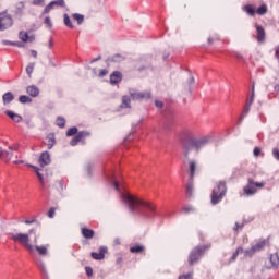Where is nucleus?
<instances>
[{
	"mask_svg": "<svg viewBox=\"0 0 279 279\" xmlns=\"http://www.w3.org/2000/svg\"><path fill=\"white\" fill-rule=\"evenodd\" d=\"M210 143V138L208 136H204L201 138H196L193 136H187L183 140V156L189 159V155L193 149H195L196 153H199V149L203 147H206Z\"/></svg>",
	"mask_w": 279,
	"mask_h": 279,
	"instance_id": "nucleus-1",
	"label": "nucleus"
},
{
	"mask_svg": "<svg viewBox=\"0 0 279 279\" xmlns=\"http://www.w3.org/2000/svg\"><path fill=\"white\" fill-rule=\"evenodd\" d=\"M156 217V206L149 202L141 199V219L143 223H149Z\"/></svg>",
	"mask_w": 279,
	"mask_h": 279,
	"instance_id": "nucleus-2",
	"label": "nucleus"
},
{
	"mask_svg": "<svg viewBox=\"0 0 279 279\" xmlns=\"http://www.w3.org/2000/svg\"><path fill=\"white\" fill-rule=\"evenodd\" d=\"M228 187L226 186V181L218 182L211 192V205L217 206V204H219V202L226 197Z\"/></svg>",
	"mask_w": 279,
	"mask_h": 279,
	"instance_id": "nucleus-3",
	"label": "nucleus"
},
{
	"mask_svg": "<svg viewBox=\"0 0 279 279\" xmlns=\"http://www.w3.org/2000/svg\"><path fill=\"white\" fill-rule=\"evenodd\" d=\"M206 250H210V245H198L194 247L189 255V265L199 263L202 256L206 254Z\"/></svg>",
	"mask_w": 279,
	"mask_h": 279,
	"instance_id": "nucleus-4",
	"label": "nucleus"
},
{
	"mask_svg": "<svg viewBox=\"0 0 279 279\" xmlns=\"http://www.w3.org/2000/svg\"><path fill=\"white\" fill-rule=\"evenodd\" d=\"M269 245V240H260L256 244L252 245L250 248L244 251V258H253L254 254H258V252H263L265 247Z\"/></svg>",
	"mask_w": 279,
	"mask_h": 279,
	"instance_id": "nucleus-5",
	"label": "nucleus"
},
{
	"mask_svg": "<svg viewBox=\"0 0 279 279\" xmlns=\"http://www.w3.org/2000/svg\"><path fill=\"white\" fill-rule=\"evenodd\" d=\"M13 241L21 243L28 252H34V245L29 244V234L27 233H10Z\"/></svg>",
	"mask_w": 279,
	"mask_h": 279,
	"instance_id": "nucleus-6",
	"label": "nucleus"
},
{
	"mask_svg": "<svg viewBox=\"0 0 279 279\" xmlns=\"http://www.w3.org/2000/svg\"><path fill=\"white\" fill-rule=\"evenodd\" d=\"M122 199L124 204L128 205L131 213H136V210L141 208V202L138 201V198H136L132 194H129V193L122 194Z\"/></svg>",
	"mask_w": 279,
	"mask_h": 279,
	"instance_id": "nucleus-7",
	"label": "nucleus"
},
{
	"mask_svg": "<svg viewBox=\"0 0 279 279\" xmlns=\"http://www.w3.org/2000/svg\"><path fill=\"white\" fill-rule=\"evenodd\" d=\"M12 25H14L12 15H8L7 11L0 13V32H5V29H9Z\"/></svg>",
	"mask_w": 279,
	"mask_h": 279,
	"instance_id": "nucleus-8",
	"label": "nucleus"
},
{
	"mask_svg": "<svg viewBox=\"0 0 279 279\" xmlns=\"http://www.w3.org/2000/svg\"><path fill=\"white\" fill-rule=\"evenodd\" d=\"M256 186L257 189H263L265 186V183H258L255 182L254 179H248V183L246 186H244V193L245 195H255L256 194Z\"/></svg>",
	"mask_w": 279,
	"mask_h": 279,
	"instance_id": "nucleus-9",
	"label": "nucleus"
},
{
	"mask_svg": "<svg viewBox=\"0 0 279 279\" xmlns=\"http://www.w3.org/2000/svg\"><path fill=\"white\" fill-rule=\"evenodd\" d=\"M88 136H90V132L81 131L76 134V136L74 138L71 140L70 145H72V147H75V145H77V143H84V141H86V138H88Z\"/></svg>",
	"mask_w": 279,
	"mask_h": 279,
	"instance_id": "nucleus-10",
	"label": "nucleus"
},
{
	"mask_svg": "<svg viewBox=\"0 0 279 279\" xmlns=\"http://www.w3.org/2000/svg\"><path fill=\"white\" fill-rule=\"evenodd\" d=\"M38 163L40 167H47V165H51V154L49 151H44L40 154Z\"/></svg>",
	"mask_w": 279,
	"mask_h": 279,
	"instance_id": "nucleus-11",
	"label": "nucleus"
},
{
	"mask_svg": "<svg viewBox=\"0 0 279 279\" xmlns=\"http://www.w3.org/2000/svg\"><path fill=\"white\" fill-rule=\"evenodd\" d=\"M106 254H108V247L100 246L99 253L92 252V258L94 260H104V258H106Z\"/></svg>",
	"mask_w": 279,
	"mask_h": 279,
	"instance_id": "nucleus-12",
	"label": "nucleus"
},
{
	"mask_svg": "<svg viewBox=\"0 0 279 279\" xmlns=\"http://www.w3.org/2000/svg\"><path fill=\"white\" fill-rule=\"evenodd\" d=\"M122 80H123V74L121 72H119V71H114L110 75V84L112 86L119 84Z\"/></svg>",
	"mask_w": 279,
	"mask_h": 279,
	"instance_id": "nucleus-13",
	"label": "nucleus"
},
{
	"mask_svg": "<svg viewBox=\"0 0 279 279\" xmlns=\"http://www.w3.org/2000/svg\"><path fill=\"white\" fill-rule=\"evenodd\" d=\"M270 267L269 269H278L279 267V254L278 252L269 255Z\"/></svg>",
	"mask_w": 279,
	"mask_h": 279,
	"instance_id": "nucleus-14",
	"label": "nucleus"
},
{
	"mask_svg": "<svg viewBox=\"0 0 279 279\" xmlns=\"http://www.w3.org/2000/svg\"><path fill=\"white\" fill-rule=\"evenodd\" d=\"M19 38L22 40V43H34L36 40V37L34 35H28L27 32L21 31L19 33Z\"/></svg>",
	"mask_w": 279,
	"mask_h": 279,
	"instance_id": "nucleus-15",
	"label": "nucleus"
},
{
	"mask_svg": "<svg viewBox=\"0 0 279 279\" xmlns=\"http://www.w3.org/2000/svg\"><path fill=\"white\" fill-rule=\"evenodd\" d=\"M35 250L39 256H49V244L35 245Z\"/></svg>",
	"mask_w": 279,
	"mask_h": 279,
	"instance_id": "nucleus-16",
	"label": "nucleus"
},
{
	"mask_svg": "<svg viewBox=\"0 0 279 279\" xmlns=\"http://www.w3.org/2000/svg\"><path fill=\"white\" fill-rule=\"evenodd\" d=\"M26 93L29 97H38L40 95V88L36 85H29L26 87Z\"/></svg>",
	"mask_w": 279,
	"mask_h": 279,
	"instance_id": "nucleus-17",
	"label": "nucleus"
},
{
	"mask_svg": "<svg viewBox=\"0 0 279 279\" xmlns=\"http://www.w3.org/2000/svg\"><path fill=\"white\" fill-rule=\"evenodd\" d=\"M14 153H12V147H9V151H4L3 148H0V158H4L5 162H10Z\"/></svg>",
	"mask_w": 279,
	"mask_h": 279,
	"instance_id": "nucleus-18",
	"label": "nucleus"
},
{
	"mask_svg": "<svg viewBox=\"0 0 279 279\" xmlns=\"http://www.w3.org/2000/svg\"><path fill=\"white\" fill-rule=\"evenodd\" d=\"M4 114H7L9 119H12V121H14L15 123H21L23 121V117L19 116V113H15L13 111L7 110Z\"/></svg>",
	"mask_w": 279,
	"mask_h": 279,
	"instance_id": "nucleus-19",
	"label": "nucleus"
},
{
	"mask_svg": "<svg viewBox=\"0 0 279 279\" xmlns=\"http://www.w3.org/2000/svg\"><path fill=\"white\" fill-rule=\"evenodd\" d=\"M256 32H257V43H265V28L260 25H256Z\"/></svg>",
	"mask_w": 279,
	"mask_h": 279,
	"instance_id": "nucleus-20",
	"label": "nucleus"
},
{
	"mask_svg": "<svg viewBox=\"0 0 279 279\" xmlns=\"http://www.w3.org/2000/svg\"><path fill=\"white\" fill-rule=\"evenodd\" d=\"M38 269L41 271V276L44 279H49V272H47V267H45V263L43 260H38L36 263Z\"/></svg>",
	"mask_w": 279,
	"mask_h": 279,
	"instance_id": "nucleus-21",
	"label": "nucleus"
},
{
	"mask_svg": "<svg viewBox=\"0 0 279 279\" xmlns=\"http://www.w3.org/2000/svg\"><path fill=\"white\" fill-rule=\"evenodd\" d=\"M81 234L84 236V239H94L95 231L93 229L84 227L81 229Z\"/></svg>",
	"mask_w": 279,
	"mask_h": 279,
	"instance_id": "nucleus-22",
	"label": "nucleus"
},
{
	"mask_svg": "<svg viewBox=\"0 0 279 279\" xmlns=\"http://www.w3.org/2000/svg\"><path fill=\"white\" fill-rule=\"evenodd\" d=\"M3 106H8V104H12L14 101V94L12 92H7L2 96Z\"/></svg>",
	"mask_w": 279,
	"mask_h": 279,
	"instance_id": "nucleus-23",
	"label": "nucleus"
},
{
	"mask_svg": "<svg viewBox=\"0 0 279 279\" xmlns=\"http://www.w3.org/2000/svg\"><path fill=\"white\" fill-rule=\"evenodd\" d=\"M239 254H245V250H243V246H239L235 252L232 254L231 258L229 259V263H234L236 258H239Z\"/></svg>",
	"mask_w": 279,
	"mask_h": 279,
	"instance_id": "nucleus-24",
	"label": "nucleus"
},
{
	"mask_svg": "<svg viewBox=\"0 0 279 279\" xmlns=\"http://www.w3.org/2000/svg\"><path fill=\"white\" fill-rule=\"evenodd\" d=\"M28 167H32L35 171V173L37 174V178L41 184V186H45V179L43 178L41 173H40V169H38V167H35L33 165H28Z\"/></svg>",
	"mask_w": 279,
	"mask_h": 279,
	"instance_id": "nucleus-25",
	"label": "nucleus"
},
{
	"mask_svg": "<svg viewBox=\"0 0 279 279\" xmlns=\"http://www.w3.org/2000/svg\"><path fill=\"white\" fill-rule=\"evenodd\" d=\"M197 169V163L195 161H190V180H193L195 178V171Z\"/></svg>",
	"mask_w": 279,
	"mask_h": 279,
	"instance_id": "nucleus-26",
	"label": "nucleus"
},
{
	"mask_svg": "<svg viewBox=\"0 0 279 279\" xmlns=\"http://www.w3.org/2000/svg\"><path fill=\"white\" fill-rule=\"evenodd\" d=\"M243 11L246 12V14H248V16H254V14H256V9H254V7L251 4L244 5Z\"/></svg>",
	"mask_w": 279,
	"mask_h": 279,
	"instance_id": "nucleus-27",
	"label": "nucleus"
},
{
	"mask_svg": "<svg viewBox=\"0 0 279 279\" xmlns=\"http://www.w3.org/2000/svg\"><path fill=\"white\" fill-rule=\"evenodd\" d=\"M63 23H64V26L69 27L70 29H73L75 27L71 22V17L66 13L63 15Z\"/></svg>",
	"mask_w": 279,
	"mask_h": 279,
	"instance_id": "nucleus-28",
	"label": "nucleus"
},
{
	"mask_svg": "<svg viewBox=\"0 0 279 279\" xmlns=\"http://www.w3.org/2000/svg\"><path fill=\"white\" fill-rule=\"evenodd\" d=\"M45 145L47 147V149H53V147L56 146V137H48L47 141L45 142Z\"/></svg>",
	"mask_w": 279,
	"mask_h": 279,
	"instance_id": "nucleus-29",
	"label": "nucleus"
},
{
	"mask_svg": "<svg viewBox=\"0 0 279 279\" xmlns=\"http://www.w3.org/2000/svg\"><path fill=\"white\" fill-rule=\"evenodd\" d=\"M186 195L187 197H193V180L191 179L187 181Z\"/></svg>",
	"mask_w": 279,
	"mask_h": 279,
	"instance_id": "nucleus-30",
	"label": "nucleus"
},
{
	"mask_svg": "<svg viewBox=\"0 0 279 279\" xmlns=\"http://www.w3.org/2000/svg\"><path fill=\"white\" fill-rule=\"evenodd\" d=\"M131 99L129 96L122 97V104L120 105V108H130Z\"/></svg>",
	"mask_w": 279,
	"mask_h": 279,
	"instance_id": "nucleus-31",
	"label": "nucleus"
},
{
	"mask_svg": "<svg viewBox=\"0 0 279 279\" xmlns=\"http://www.w3.org/2000/svg\"><path fill=\"white\" fill-rule=\"evenodd\" d=\"M73 20L77 22V25H82L84 23V15L80 13H75L72 15Z\"/></svg>",
	"mask_w": 279,
	"mask_h": 279,
	"instance_id": "nucleus-32",
	"label": "nucleus"
},
{
	"mask_svg": "<svg viewBox=\"0 0 279 279\" xmlns=\"http://www.w3.org/2000/svg\"><path fill=\"white\" fill-rule=\"evenodd\" d=\"M256 13L259 16H265V14L267 13V7L266 4H262L259 8H257Z\"/></svg>",
	"mask_w": 279,
	"mask_h": 279,
	"instance_id": "nucleus-33",
	"label": "nucleus"
},
{
	"mask_svg": "<svg viewBox=\"0 0 279 279\" xmlns=\"http://www.w3.org/2000/svg\"><path fill=\"white\" fill-rule=\"evenodd\" d=\"M52 8H56V5H59V8H64L66 5V2L64 0H54L50 2Z\"/></svg>",
	"mask_w": 279,
	"mask_h": 279,
	"instance_id": "nucleus-34",
	"label": "nucleus"
},
{
	"mask_svg": "<svg viewBox=\"0 0 279 279\" xmlns=\"http://www.w3.org/2000/svg\"><path fill=\"white\" fill-rule=\"evenodd\" d=\"M20 104H32L29 96L22 95L19 97Z\"/></svg>",
	"mask_w": 279,
	"mask_h": 279,
	"instance_id": "nucleus-35",
	"label": "nucleus"
},
{
	"mask_svg": "<svg viewBox=\"0 0 279 279\" xmlns=\"http://www.w3.org/2000/svg\"><path fill=\"white\" fill-rule=\"evenodd\" d=\"M56 123L58 128H64V125H66V120L62 117H58Z\"/></svg>",
	"mask_w": 279,
	"mask_h": 279,
	"instance_id": "nucleus-36",
	"label": "nucleus"
},
{
	"mask_svg": "<svg viewBox=\"0 0 279 279\" xmlns=\"http://www.w3.org/2000/svg\"><path fill=\"white\" fill-rule=\"evenodd\" d=\"M36 66V63H29L26 66V73L28 75V77H32V73H34V68Z\"/></svg>",
	"mask_w": 279,
	"mask_h": 279,
	"instance_id": "nucleus-37",
	"label": "nucleus"
},
{
	"mask_svg": "<svg viewBox=\"0 0 279 279\" xmlns=\"http://www.w3.org/2000/svg\"><path fill=\"white\" fill-rule=\"evenodd\" d=\"M245 223H247V221L245 220H243L241 225L239 222H235V226L233 227L234 232H239V230H243V228L245 227Z\"/></svg>",
	"mask_w": 279,
	"mask_h": 279,
	"instance_id": "nucleus-38",
	"label": "nucleus"
},
{
	"mask_svg": "<svg viewBox=\"0 0 279 279\" xmlns=\"http://www.w3.org/2000/svg\"><path fill=\"white\" fill-rule=\"evenodd\" d=\"M193 84H195V77L190 76V80L187 81V93H189V94L192 93L191 87L193 86Z\"/></svg>",
	"mask_w": 279,
	"mask_h": 279,
	"instance_id": "nucleus-39",
	"label": "nucleus"
},
{
	"mask_svg": "<svg viewBox=\"0 0 279 279\" xmlns=\"http://www.w3.org/2000/svg\"><path fill=\"white\" fill-rule=\"evenodd\" d=\"M75 134H77V128L76 126L70 128L66 131V136H75Z\"/></svg>",
	"mask_w": 279,
	"mask_h": 279,
	"instance_id": "nucleus-40",
	"label": "nucleus"
},
{
	"mask_svg": "<svg viewBox=\"0 0 279 279\" xmlns=\"http://www.w3.org/2000/svg\"><path fill=\"white\" fill-rule=\"evenodd\" d=\"M250 108L251 107L246 106L243 110L242 116L240 117V123L245 119V117H247V114H250Z\"/></svg>",
	"mask_w": 279,
	"mask_h": 279,
	"instance_id": "nucleus-41",
	"label": "nucleus"
},
{
	"mask_svg": "<svg viewBox=\"0 0 279 279\" xmlns=\"http://www.w3.org/2000/svg\"><path fill=\"white\" fill-rule=\"evenodd\" d=\"M53 5L51 4V2L45 7L43 14H49V12H51L53 10Z\"/></svg>",
	"mask_w": 279,
	"mask_h": 279,
	"instance_id": "nucleus-42",
	"label": "nucleus"
},
{
	"mask_svg": "<svg viewBox=\"0 0 279 279\" xmlns=\"http://www.w3.org/2000/svg\"><path fill=\"white\" fill-rule=\"evenodd\" d=\"M130 252H131L132 254H140V252H141V245H136V246L131 247V248H130Z\"/></svg>",
	"mask_w": 279,
	"mask_h": 279,
	"instance_id": "nucleus-43",
	"label": "nucleus"
},
{
	"mask_svg": "<svg viewBox=\"0 0 279 279\" xmlns=\"http://www.w3.org/2000/svg\"><path fill=\"white\" fill-rule=\"evenodd\" d=\"M44 23L46 27H53V23H51V17L49 16L45 17Z\"/></svg>",
	"mask_w": 279,
	"mask_h": 279,
	"instance_id": "nucleus-44",
	"label": "nucleus"
},
{
	"mask_svg": "<svg viewBox=\"0 0 279 279\" xmlns=\"http://www.w3.org/2000/svg\"><path fill=\"white\" fill-rule=\"evenodd\" d=\"M256 96H254V93L251 94L250 99L246 100V106H248V108H252V104H254V99Z\"/></svg>",
	"mask_w": 279,
	"mask_h": 279,
	"instance_id": "nucleus-45",
	"label": "nucleus"
},
{
	"mask_svg": "<svg viewBox=\"0 0 279 279\" xmlns=\"http://www.w3.org/2000/svg\"><path fill=\"white\" fill-rule=\"evenodd\" d=\"M49 219H53L56 217V208L51 207L48 211Z\"/></svg>",
	"mask_w": 279,
	"mask_h": 279,
	"instance_id": "nucleus-46",
	"label": "nucleus"
},
{
	"mask_svg": "<svg viewBox=\"0 0 279 279\" xmlns=\"http://www.w3.org/2000/svg\"><path fill=\"white\" fill-rule=\"evenodd\" d=\"M149 97H151L150 92H144L141 94V99H149Z\"/></svg>",
	"mask_w": 279,
	"mask_h": 279,
	"instance_id": "nucleus-47",
	"label": "nucleus"
},
{
	"mask_svg": "<svg viewBox=\"0 0 279 279\" xmlns=\"http://www.w3.org/2000/svg\"><path fill=\"white\" fill-rule=\"evenodd\" d=\"M179 279H193V272H187L186 275H181Z\"/></svg>",
	"mask_w": 279,
	"mask_h": 279,
	"instance_id": "nucleus-48",
	"label": "nucleus"
},
{
	"mask_svg": "<svg viewBox=\"0 0 279 279\" xmlns=\"http://www.w3.org/2000/svg\"><path fill=\"white\" fill-rule=\"evenodd\" d=\"M106 75H108V70L107 69H102L98 73V77H106Z\"/></svg>",
	"mask_w": 279,
	"mask_h": 279,
	"instance_id": "nucleus-49",
	"label": "nucleus"
},
{
	"mask_svg": "<svg viewBox=\"0 0 279 279\" xmlns=\"http://www.w3.org/2000/svg\"><path fill=\"white\" fill-rule=\"evenodd\" d=\"M272 156L275 159L279 161V148H274L272 149Z\"/></svg>",
	"mask_w": 279,
	"mask_h": 279,
	"instance_id": "nucleus-50",
	"label": "nucleus"
},
{
	"mask_svg": "<svg viewBox=\"0 0 279 279\" xmlns=\"http://www.w3.org/2000/svg\"><path fill=\"white\" fill-rule=\"evenodd\" d=\"M33 5L44 7L45 5V0H33Z\"/></svg>",
	"mask_w": 279,
	"mask_h": 279,
	"instance_id": "nucleus-51",
	"label": "nucleus"
},
{
	"mask_svg": "<svg viewBox=\"0 0 279 279\" xmlns=\"http://www.w3.org/2000/svg\"><path fill=\"white\" fill-rule=\"evenodd\" d=\"M260 147H255L254 150H253V154L256 158H258V156H260Z\"/></svg>",
	"mask_w": 279,
	"mask_h": 279,
	"instance_id": "nucleus-52",
	"label": "nucleus"
},
{
	"mask_svg": "<svg viewBox=\"0 0 279 279\" xmlns=\"http://www.w3.org/2000/svg\"><path fill=\"white\" fill-rule=\"evenodd\" d=\"M85 271H86L88 277L93 276V268L90 266H86Z\"/></svg>",
	"mask_w": 279,
	"mask_h": 279,
	"instance_id": "nucleus-53",
	"label": "nucleus"
},
{
	"mask_svg": "<svg viewBox=\"0 0 279 279\" xmlns=\"http://www.w3.org/2000/svg\"><path fill=\"white\" fill-rule=\"evenodd\" d=\"M13 47H25V45L21 41H13V44H11Z\"/></svg>",
	"mask_w": 279,
	"mask_h": 279,
	"instance_id": "nucleus-54",
	"label": "nucleus"
},
{
	"mask_svg": "<svg viewBox=\"0 0 279 279\" xmlns=\"http://www.w3.org/2000/svg\"><path fill=\"white\" fill-rule=\"evenodd\" d=\"M251 95L256 96V83L255 82H253V84H252Z\"/></svg>",
	"mask_w": 279,
	"mask_h": 279,
	"instance_id": "nucleus-55",
	"label": "nucleus"
},
{
	"mask_svg": "<svg viewBox=\"0 0 279 279\" xmlns=\"http://www.w3.org/2000/svg\"><path fill=\"white\" fill-rule=\"evenodd\" d=\"M155 106H156V108H162V106H165V104L162 102V101H160V100H156L155 101Z\"/></svg>",
	"mask_w": 279,
	"mask_h": 279,
	"instance_id": "nucleus-56",
	"label": "nucleus"
},
{
	"mask_svg": "<svg viewBox=\"0 0 279 279\" xmlns=\"http://www.w3.org/2000/svg\"><path fill=\"white\" fill-rule=\"evenodd\" d=\"M130 95H131L132 99H140V97H141V94H134L132 92H130Z\"/></svg>",
	"mask_w": 279,
	"mask_h": 279,
	"instance_id": "nucleus-57",
	"label": "nucleus"
},
{
	"mask_svg": "<svg viewBox=\"0 0 279 279\" xmlns=\"http://www.w3.org/2000/svg\"><path fill=\"white\" fill-rule=\"evenodd\" d=\"M234 58H236V60H243V54L240 52H234Z\"/></svg>",
	"mask_w": 279,
	"mask_h": 279,
	"instance_id": "nucleus-58",
	"label": "nucleus"
},
{
	"mask_svg": "<svg viewBox=\"0 0 279 279\" xmlns=\"http://www.w3.org/2000/svg\"><path fill=\"white\" fill-rule=\"evenodd\" d=\"M24 223H25L26 226H32V223H36V219L25 220Z\"/></svg>",
	"mask_w": 279,
	"mask_h": 279,
	"instance_id": "nucleus-59",
	"label": "nucleus"
},
{
	"mask_svg": "<svg viewBox=\"0 0 279 279\" xmlns=\"http://www.w3.org/2000/svg\"><path fill=\"white\" fill-rule=\"evenodd\" d=\"M193 210H194V209H193V207H191V206L184 208V213H185L186 215H189V213H193Z\"/></svg>",
	"mask_w": 279,
	"mask_h": 279,
	"instance_id": "nucleus-60",
	"label": "nucleus"
},
{
	"mask_svg": "<svg viewBox=\"0 0 279 279\" xmlns=\"http://www.w3.org/2000/svg\"><path fill=\"white\" fill-rule=\"evenodd\" d=\"M163 128L165 130H169L171 128V121L165 122Z\"/></svg>",
	"mask_w": 279,
	"mask_h": 279,
	"instance_id": "nucleus-61",
	"label": "nucleus"
},
{
	"mask_svg": "<svg viewBox=\"0 0 279 279\" xmlns=\"http://www.w3.org/2000/svg\"><path fill=\"white\" fill-rule=\"evenodd\" d=\"M275 56L279 60V45L275 48Z\"/></svg>",
	"mask_w": 279,
	"mask_h": 279,
	"instance_id": "nucleus-62",
	"label": "nucleus"
},
{
	"mask_svg": "<svg viewBox=\"0 0 279 279\" xmlns=\"http://www.w3.org/2000/svg\"><path fill=\"white\" fill-rule=\"evenodd\" d=\"M58 186H60L61 191L64 190V185L62 184V181L57 182Z\"/></svg>",
	"mask_w": 279,
	"mask_h": 279,
	"instance_id": "nucleus-63",
	"label": "nucleus"
},
{
	"mask_svg": "<svg viewBox=\"0 0 279 279\" xmlns=\"http://www.w3.org/2000/svg\"><path fill=\"white\" fill-rule=\"evenodd\" d=\"M2 43H3V45H12V44H14V41H9V40H4Z\"/></svg>",
	"mask_w": 279,
	"mask_h": 279,
	"instance_id": "nucleus-64",
	"label": "nucleus"
}]
</instances>
